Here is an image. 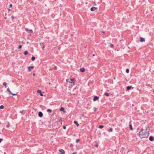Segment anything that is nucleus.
<instances>
[{
    "label": "nucleus",
    "mask_w": 154,
    "mask_h": 154,
    "mask_svg": "<svg viewBox=\"0 0 154 154\" xmlns=\"http://www.w3.org/2000/svg\"><path fill=\"white\" fill-rule=\"evenodd\" d=\"M95 146L97 147V148H98V145H95Z\"/></svg>",
    "instance_id": "f704fd0d"
},
{
    "label": "nucleus",
    "mask_w": 154,
    "mask_h": 154,
    "mask_svg": "<svg viewBox=\"0 0 154 154\" xmlns=\"http://www.w3.org/2000/svg\"><path fill=\"white\" fill-rule=\"evenodd\" d=\"M14 16H11V18H12V20H13L14 18Z\"/></svg>",
    "instance_id": "c756f323"
},
{
    "label": "nucleus",
    "mask_w": 154,
    "mask_h": 154,
    "mask_svg": "<svg viewBox=\"0 0 154 154\" xmlns=\"http://www.w3.org/2000/svg\"><path fill=\"white\" fill-rule=\"evenodd\" d=\"M22 48V45H20L19 46V48L20 49V48Z\"/></svg>",
    "instance_id": "cd10ccee"
},
{
    "label": "nucleus",
    "mask_w": 154,
    "mask_h": 154,
    "mask_svg": "<svg viewBox=\"0 0 154 154\" xmlns=\"http://www.w3.org/2000/svg\"><path fill=\"white\" fill-rule=\"evenodd\" d=\"M31 59L32 60L34 61L35 59V57H32Z\"/></svg>",
    "instance_id": "412c9836"
},
{
    "label": "nucleus",
    "mask_w": 154,
    "mask_h": 154,
    "mask_svg": "<svg viewBox=\"0 0 154 154\" xmlns=\"http://www.w3.org/2000/svg\"><path fill=\"white\" fill-rule=\"evenodd\" d=\"M37 92L38 93H39L40 95L41 96H43V94H42L41 91L40 90H38Z\"/></svg>",
    "instance_id": "9d476101"
},
{
    "label": "nucleus",
    "mask_w": 154,
    "mask_h": 154,
    "mask_svg": "<svg viewBox=\"0 0 154 154\" xmlns=\"http://www.w3.org/2000/svg\"><path fill=\"white\" fill-rule=\"evenodd\" d=\"M80 141V140L79 139H77L76 140V143H78V142H79Z\"/></svg>",
    "instance_id": "a878e982"
},
{
    "label": "nucleus",
    "mask_w": 154,
    "mask_h": 154,
    "mask_svg": "<svg viewBox=\"0 0 154 154\" xmlns=\"http://www.w3.org/2000/svg\"><path fill=\"white\" fill-rule=\"evenodd\" d=\"M34 68L33 66H29L28 67V70L29 72H30L31 71L30 69H33Z\"/></svg>",
    "instance_id": "1a4fd4ad"
},
{
    "label": "nucleus",
    "mask_w": 154,
    "mask_h": 154,
    "mask_svg": "<svg viewBox=\"0 0 154 154\" xmlns=\"http://www.w3.org/2000/svg\"><path fill=\"white\" fill-rule=\"evenodd\" d=\"M38 115L40 117H42L43 116V113L42 112H38Z\"/></svg>",
    "instance_id": "0eeeda50"
},
{
    "label": "nucleus",
    "mask_w": 154,
    "mask_h": 154,
    "mask_svg": "<svg viewBox=\"0 0 154 154\" xmlns=\"http://www.w3.org/2000/svg\"><path fill=\"white\" fill-rule=\"evenodd\" d=\"M24 54L25 55H26L27 54H28V52L27 51H25L24 52Z\"/></svg>",
    "instance_id": "4be33fe9"
},
{
    "label": "nucleus",
    "mask_w": 154,
    "mask_h": 154,
    "mask_svg": "<svg viewBox=\"0 0 154 154\" xmlns=\"http://www.w3.org/2000/svg\"><path fill=\"white\" fill-rule=\"evenodd\" d=\"M153 91L154 92V89L153 90Z\"/></svg>",
    "instance_id": "a18cd8bd"
},
{
    "label": "nucleus",
    "mask_w": 154,
    "mask_h": 154,
    "mask_svg": "<svg viewBox=\"0 0 154 154\" xmlns=\"http://www.w3.org/2000/svg\"><path fill=\"white\" fill-rule=\"evenodd\" d=\"M51 84V83H50V82H49V84Z\"/></svg>",
    "instance_id": "c03bdc74"
},
{
    "label": "nucleus",
    "mask_w": 154,
    "mask_h": 154,
    "mask_svg": "<svg viewBox=\"0 0 154 154\" xmlns=\"http://www.w3.org/2000/svg\"><path fill=\"white\" fill-rule=\"evenodd\" d=\"M5 19H7V17H5Z\"/></svg>",
    "instance_id": "79ce46f5"
},
{
    "label": "nucleus",
    "mask_w": 154,
    "mask_h": 154,
    "mask_svg": "<svg viewBox=\"0 0 154 154\" xmlns=\"http://www.w3.org/2000/svg\"><path fill=\"white\" fill-rule=\"evenodd\" d=\"M104 95L107 97H108L109 96V94L106 92L105 93Z\"/></svg>",
    "instance_id": "f3484780"
},
{
    "label": "nucleus",
    "mask_w": 154,
    "mask_h": 154,
    "mask_svg": "<svg viewBox=\"0 0 154 154\" xmlns=\"http://www.w3.org/2000/svg\"><path fill=\"white\" fill-rule=\"evenodd\" d=\"M74 123L75 124L76 126H77V127H78L79 125V124L77 122H76V121H74Z\"/></svg>",
    "instance_id": "ddd939ff"
},
{
    "label": "nucleus",
    "mask_w": 154,
    "mask_h": 154,
    "mask_svg": "<svg viewBox=\"0 0 154 154\" xmlns=\"http://www.w3.org/2000/svg\"><path fill=\"white\" fill-rule=\"evenodd\" d=\"M129 127H130V129L131 130H133V128L132 126V125L131 124L129 125Z\"/></svg>",
    "instance_id": "dca6fc26"
},
{
    "label": "nucleus",
    "mask_w": 154,
    "mask_h": 154,
    "mask_svg": "<svg viewBox=\"0 0 154 154\" xmlns=\"http://www.w3.org/2000/svg\"><path fill=\"white\" fill-rule=\"evenodd\" d=\"M145 41V38L142 37L140 38V42H144Z\"/></svg>",
    "instance_id": "39448f33"
},
{
    "label": "nucleus",
    "mask_w": 154,
    "mask_h": 154,
    "mask_svg": "<svg viewBox=\"0 0 154 154\" xmlns=\"http://www.w3.org/2000/svg\"><path fill=\"white\" fill-rule=\"evenodd\" d=\"M33 75H35V73H34V74H33Z\"/></svg>",
    "instance_id": "a19ab883"
},
{
    "label": "nucleus",
    "mask_w": 154,
    "mask_h": 154,
    "mask_svg": "<svg viewBox=\"0 0 154 154\" xmlns=\"http://www.w3.org/2000/svg\"><path fill=\"white\" fill-rule=\"evenodd\" d=\"M4 106L3 105H1L0 106V109H4Z\"/></svg>",
    "instance_id": "2eb2a0df"
},
{
    "label": "nucleus",
    "mask_w": 154,
    "mask_h": 154,
    "mask_svg": "<svg viewBox=\"0 0 154 154\" xmlns=\"http://www.w3.org/2000/svg\"><path fill=\"white\" fill-rule=\"evenodd\" d=\"M97 9V8L95 7H92L91 8V11H94L96 10Z\"/></svg>",
    "instance_id": "20e7f679"
},
{
    "label": "nucleus",
    "mask_w": 154,
    "mask_h": 154,
    "mask_svg": "<svg viewBox=\"0 0 154 154\" xmlns=\"http://www.w3.org/2000/svg\"><path fill=\"white\" fill-rule=\"evenodd\" d=\"M9 124H8V125H6V127H9Z\"/></svg>",
    "instance_id": "4c0bfd02"
},
{
    "label": "nucleus",
    "mask_w": 154,
    "mask_h": 154,
    "mask_svg": "<svg viewBox=\"0 0 154 154\" xmlns=\"http://www.w3.org/2000/svg\"><path fill=\"white\" fill-rule=\"evenodd\" d=\"M63 128L64 129H66V127L65 126H63Z\"/></svg>",
    "instance_id": "2f4dec72"
},
{
    "label": "nucleus",
    "mask_w": 154,
    "mask_h": 154,
    "mask_svg": "<svg viewBox=\"0 0 154 154\" xmlns=\"http://www.w3.org/2000/svg\"><path fill=\"white\" fill-rule=\"evenodd\" d=\"M95 54H93L92 55V56H95Z\"/></svg>",
    "instance_id": "58836bf2"
},
{
    "label": "nucleus",
    "mask_w": 154,
    "mask_h": 154,
    "mask_svg": "<svg viewBox=\"0 0 154 154\" xmlns=\"http://www.w3.org/2000/svg\"><path fill=\"white\" fill-rule=\"evenodd\" d=\"M7 90L9 92V93L10 94H11L13 95H16L17 94V93H16V94H13L11 91H10V89L9 88H8L7 89Z\"/></svg>",
    "instance_id": "7ed1b4c3"
},
{
    "label": "nucleus",
    "mask_w": 154,
    "mask_h": 154,
    "mask_svg": "<svg viewBox=\"0 0 154 154\" xmlns=\"http://www.w3.org/2000/svg\"><path fill=\"white\" fill-rule=\"evenodd\" d=\"M93 4H94V5H95V6H96V3H95V2H93Z\"/></svg>",
    "instance_id": "473e14b6"
},
{
    "label": "nucleus",
    "mask_w": 154,
    "mask_h": 154,
    "mask_svg": "<svg viewBox=\"0 0 154 154\" xmlns=\"http://www.w3.org/2000/svg\"><path fill=\"white\" fill-rule=\"evenodd\" d=\"M80 71L82 72H84L85 71V69L84 68L82 67L80 69Z\"/></svg>",
    "instance_id": "9b49d317"
},
{
    "label": "nucleus",
    "mask_w": 154,
    "mask_h": 154,
    "mask_svg": "<svg viewBox=\"0 0 154 154\" xmlns=\"http://www.w3.org/2000/svg\"><path fill=\"white\" fill-rule=\"evenodd\" d=\"M104 127L103 125H100L99 126V128H102Z\"/></svg>",
    "instance_id": "aec40b11"
},
{
    "label": "nucleus",
    "mask_w": 154,
    "mask_h": 154,
    "mask_svg": "<svg viewBox=\"0 0 154 154\" xmlns=\"http://www.w3.org/2000/svg\"><path fill=\"white\" fill-rule=\"evenodd\" d=\"M98 99H99L98 97H97L96 96H95L94 97L93 100L94 101H95L96 100H98Z\"/></svg>",
    "instance_id": "423d86ee"
},
{
    "label": "nucleus",
    "mask_w": 154,
    "mask_h": 154,
    "mask_svg": "<svg viewBox=\"0 0 154 154\" xmlns=\"http://www.w3.org/2000/svg\"><path fill=\"white\" fill-rule=\"evenodd\" d=\"M3 85L5 86V87L6 88L7 87V83L5 82H4L3 83Z\"/></svg>",
    "instance_id": "a211bd4d"
},
{
    "label": "nucleus",
    "mask_w": 154,
    "mask_h": 154,
    "mask_svg": "<svg viewBox=\"0 0 154 154\" xmlns=\"http://www.w3.org/2000/svg\"><path fill=\"white\" fill-rule=\"evenodd\" d=\"M149 128L147 127L145 130L141 129V131L139 132V136L141 138H145L147 136V133L149 132Z\"/></svg>",
    "instance_id": "f257e3e1"
},
{
    "label": "nucleus",
    "mask_w": 154,
    "mask_h": 154,
    "mask_svg": "<svg viewBox=\"0 0 154 154\" xmlns=\"http://www.w3.org/2000/svg\"><path fill=\"white\" fill-rule=\"evenodd\" d=\"M110 47L111 48H113V47H114V46L113 45V44H111L110 45Z\"/></svg>",
    "instance_id": "393cba45"
},
{
    "label": "nucleus",
    "mask_w": 154,
    "mask_h": 154,
    "mask_svg": "<svg viewBox=\"0 0 154 154\" xmlns=\"http://www.w3.org/2000/svg\"><path fill=\"white\" fill-rule=\"evenodd\" d=\"M149 140L151 141L153 140V137L152 136H150L149 137Z\"/></svg>",
    "instance_id": "f8f14e48"
},
{
    "label": "nucleus",
    "mask_w": 154,
    "mask_h": 154,
    "mask_svg": "<svg viewBox=\"0 0 154 154\" xmlns=\"http://www.w3.org/2000/svg\"><path fill=\"white\" fill-rule=\"evenodd\" d=\"M109 132H112V129L111 128H110L109 130Z\"/></svg>",
    "instance_id": "b1692460"
},
{
    "label": "nucleus",
    "mask_w": 154,
    "mask_h": 154,
    "mask_svg": "<svg viewBox=\"0 0 154 154\" xmlns=\"http://www.w3.org/2000/svg\"><path fill=\"white\" fill-rule=\"evenodd\" d=\"M9 7L11 8L12 7V4H10L9 5Z\"/></svg>",
    "instance_id": "72a5a7b5"
},
{
    "label": "nucleus",
    "mask_w": 154,
    "mask_h": 154,
    "mask_svg": "<svg viewBox=\"0 0 154 154\" xmlns=\"http://www.w3.org/2000/svg\"><path fill=\"white\" fill-rule=\"evenodd\" d=\"M29 32H32H32H33V31H32V30H31V29H30V30H29Z\"/></svg>",
    "instance_id": "7c9ffc66"
},
{
    "label": "nucleus",
    "mask_w": 154,
    "mask_h": 154,
    "mask_svg": "<svg viewBox=\"0 0 154 154\" xmlns=\"http://www.w3.org/2000/svg\"><path fill=\"white\" fill-rule=\"evenodd\" d=\"M51 110L49 109H48L47 110V112H51Z\"/></svg>",
    "instance_id": "5701e85b"
},
{
    "label": "nucleus",
    "mask_w": 154,
    "mask_h": 154,
    "mask_svg": "<svg viewBox=\"0 0 154 154\" xmlns=\"http://www.w3.org/2000/svg\"><path fill=\"white\" fill-rule=\"evenodd\" d=\"M72 154H75V152H73L72 153Z\"/></svg>",
    "instance_id": "ea45409f"
},
{
    "label": "nucleus",
    "mask_w": 154,
    "mask_h": 154,
    "mask_svg": "<svg viewBox=\"0 0 154 154\" xmlns=\"http://www.w3.org/2000/svg\"><path fill=\"white\" fill-rule=\"evenodd\" d=\"M75 80L74 79H70V80H69V79L66 80V82H67L71 83V85L72 86H73L75 85Z\"/></svg>",
    "instance_id": "f03ea898"
},
{
    "label": "nucleus",
    "mask_w": 154,
    "mask_h": 154,
    "mask_svg": "<svg viewBox=\"0 0 154 154\" xmlns=\"http://www.w3.org/2000/svg\"><path fill=\"white\" fill-rule=\"evenodd\" d=\"M8 10L9 11H10V10L9 9H8Z\"/></svg>",
    "instance_id": "37998d69"
},
{
    "label": "nucleus",
    "mask_w": 154,
    "mask_h": 154,
    "mask_svg": "<svg viewBox=\"0 0 154 154\" xmlns=\"http://www.w3.org/2000/svg\"><path fill=\"white\" fill-rule=\"evenodd\" d=\"M59 152L61 154H64L65 152L64 150L63 149H60L59 150Z\"/></svg>",
    "instance_id": "6e6552de"
},
{
    "label": "nucleus",
    "mask_w": 154,
    "mask_h": 154,
    "mask_svg": "<svg viewBox=\"0 0 154 154\" xmlns=\"http://www.w3.org/2000/svg\"><path fill=\"white\" fill-rule=\"evenodd\" d=\"M129 69H126V73H128L129 72Z\"/></svg>",
    "instance_id": "bb28decb"
},
{
    "label": "nucleus",
    "mask_w": 154,
    "mask_h": 154,
    "mask_svg": "<svg viewBox=\"0 0 154 154\" xmlns=\"http://www.w3.org/2000/svg\"><path fill=\"white\" fill-rule=\"evenodd\" d=\"M3 140V139H2L0 138V143Z\"/></svg>",
    "instance_id": "c85d7f7f"
},
{
    "label": "nucleus",
    "mask_w": 154,
    "mask_h": 154,
    "mask_svg": "<svg viewBox=\"0 0 154 154\" xmlns=\"http://www.w3.org/2000/svg\"><path fill=\"white\" fill-rule=\"evenodd\" d=\"M19 43H20H20H23V42L19 41Z\"/></svg>",
    "instance_id": "c9c22d12"
},
{
    "label": "nucleus",
    "mask_w": 154,
    "mask_h": 154,
    "mask_svg": "<svg viewBox=\"0 0 154 154\" xmlns=\"http://www.w3.org/2000/svg\"><path fill=\"white\" fill-rule=\"evenodd\" d=\"M102 33H103V34H104V31H102Z\"/></svg>",
    "instance_id": "e433bc0d"
},
{
    "label": "nucleus",
    "mask_w": 154,
    "mask_h": 154,
    "mask_svg": "<svg viewBox=\"0 0 154 154\" xmlns=\"http://www.w3.org/2000/svg\"><path fill=\"white\" fill-rule=\"evenodd\" d=\"M64 108L63 107H62L60 109V111H62L64 110Z\"/></svg>",
    "instance_id": "6ab92c4d"
},
{
    "label": "nucleus",
    "mask_w": 154,
    "mask_h": 154,
    "mask_svg": "<svg viewBox=\"0 0 154 154\" xmlns=\"http://www.w3.org/2000/svg\"><path fill=\"white\" fill-rule=\"evenodd\" d=\"M132 87L131 86H128L127 87V90H128L131 89Z\"/></svg>",
    "instance_id": "4468645a"
}]
</instances>
